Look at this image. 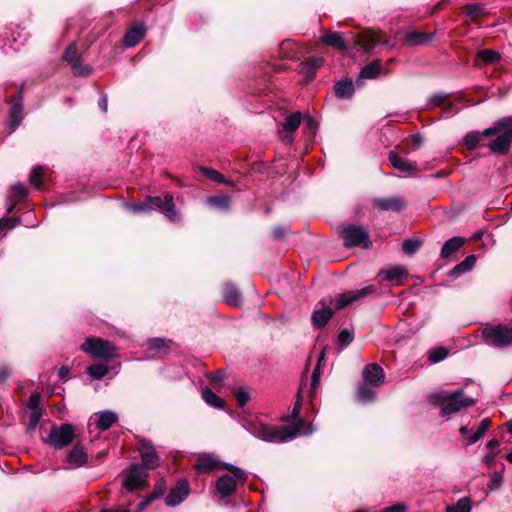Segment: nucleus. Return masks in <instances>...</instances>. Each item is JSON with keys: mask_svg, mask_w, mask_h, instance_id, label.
I'll list each match as a JSON object with an SVG mask.
<instances>
[{"mask_svg": "<svg viewBox=\"0 0 512 512\" xmlns=\"http://www.w3.org/2000/svg\"><path fill=\"white\" fill-rule=\"evenodd\" d=\"M240 422L245 430L265 442L285 443L294 439L297 435L308 436L314 431L311 423L303 428L304 421L301 419L297 421L292 431H288L284 426L266 424L259 416L252 414L243 416Z\"/></svg>", "mask_w": 512, "mask_h": 512, "instance_id": "nucleus-1", "label": "nucleus"}, {"mask_svg": "<svg viewBox=\"0 0 512 512\" xmlns=\"http://www.w3.org/2000/svg\"><path fill=\"white\" fill-rule=\"evenodd\" d=\"M377 289L373 285H366L361 289L349 290L333 301L332 307H324V302H321L323 307L315 309L312 313V324L316 328L324 327L331 319L335 311L341 310L346 306L355 302H363L366 298L376 294Z\"/></svg>", "mask_w": 512, "mask_h": 512, "instance_id": "nucleus-2", "label": "nucleus"}, {"mask_svg": "<svg viewBox=\"0 0 512 512\" xmlns=\"http://www.w3.org/2000/svg\"><path fill=\"white\" fill-rule=\"evenodd\" d=\"M429 401L435 406H441L440 416H448L474 405V400L464 396L463 390L453 392L438 391L429 395Z\"/></svg>", "mask_w": 512, "mask_h": 512, "instance_id": "nucleus-3", "label": "nucleus"}, {"mask_svg": "<svg viewBox=\"0 0 512 512\" xmlns=\"http://www.w3.org/2000/svg\"><path fill=\"white\" fill-rule=\"evenodd\" d=\"M482 336L484 342L490 346L505 348L512 345V327L506 325L485 327Z\"/></svg>", "mask_w": 512, "mask_h": 512, "instance_id": "nucleus-4", "label": "nucleus"}, {"mask_svg": "<svg viewBox=\"0 0 512 512\" xmlns=\"http://www.w3.org/2000/svg\"><path fill=\"white\" fill-rule=\"evenodd\" d=\"M81 351L94 358L112 359L115 357V347L109 341L91 337L87 338L80 346Z\"/></svg>", "mask_w": 512, "mask_h": 512, "instance_id": "nucleus-5", "label": "nucleus"}, {"mask_svg": "<svg viewBox=\"0 0 512 512\" xmlns=\"http://www.w3.org/2000/svg\"><path fill=\"white\" fill-rule=\"evenodd\" d=\"M341 235L346 247L360 246L368 249L372 243L365 228L361 225H347L342 228Z\"/></svg>", "mask_w": 512, "mask_h": 512, "instance_id": "nucleus-6", "label": "nucleus"}, {"mask_svg": "<svg viewBox=\"0 0 512 512\" xmlns=\"http://www.w3.org/2000/svg\"><path fill=\"white\" fill-rule=\"evenodd\" d=\"M74 428L70 424L53 427L48 436V443L56 449L68 446L74 439Z\"/></svg>", "mask_w": 512, "mask_h": 512, "instance_id": "nucleus-7", "label": "nucleus"}, {"mask_svg": "<svg viewBox=\"0 0 512 512\" xmlns=\"http://www.w3.org/2000/svg\"><path fill=\"white\" fill-rule=\"evenodd\" d=\"M147 199L149 210L157 209L161 211L170 221H175L178 218L172 194L165 195L164 199L159 196L148 197Z\"/></svg>", "mask_w": 512, "mask_h": 512, "instance_id": "nucleus-8", "label": "nucleus"}, {"mask_svg": "<svg viewBox=\"0 0 512 512\" xmlns=\"http://www.w3.org/2000/svg\"><path fill=\"white\" fill-rule=\"evenodd\" d=\"M147 477V473L138 464L131 465L124 471L123 488L132 492L140 488Z\"/></svg>", "mask_w": 512, "mask_h": 512, "instance_id": "nucleus-9", "label": "nucleus"}, {"mask_svg": "<svg viewBox=\"0 0 512 512\" xmlns=\"http://www.w3.org/2000/svg\"><path fill=\"white\" fill-rule=\"evenodd\" d=\"M189 492V483L186 480H180L165 497V504L169 507H176L188 497Z\"/></svg>", "mask_w": 512, "mask_h": 512, "instance_id": "nucleus-10", "label": "nucleus"}, {"mask_svg": "<svg viewBox=\"0 0 512 512\" xmlns=\"http://www.w3.org/2000/svg\"><path fill=\"white\" fill-rule=\"evenodd\" d=\"M223 463L214 454L203 453L197 457L194 469L198 474H204L222 468Z\"/></svg>", "mask_w": 512, "mask_h": 512, "instance_id": "nucleus-11", "label": "nucleus"}, {"mask_svg": "<svg viewBox=\"0 0 512 512\" xmlns=\"http://www.w3.org/2000/svg\"><path fill=\"white\" fill-rule=\"evenodd\" d=\"M63 58L67 61L75 71V74L80 76H87L91 73L92 69L89 66H82L80 56L77 52L75 45H69L64 52Z\"/></svg>", "mask_w": 512, "mask_h": 512, "instance_id": "nucleus-12", "label": "nucleus"}, {"mask_svg": "<svg viewBox=\"0 0 512 512\" xmlns=\"http://www.w3.org/2000/svg\"><path fill=\"white\" fill-rule=\"evenodd\" d=\"M373 205L381 211L400 212L405 207L404 200L399 196L376 197L372 200Z\"/></svg>", "mask_w": 512, "mask_h": 512, "instance_id": "nucleus-13", "label": "nucleus"}, {"mask_svg": "<svg viewBox=\"0 0 512 512\" xmlns=\"http://www.w3.org/2000/svg\"><path fill=\"white\" fill-rule=\"evenodd\" d=\"M388 160L394 169L407 175L415 174L417 171V164L415 162H411L408 159L399 156L394 151L389 152Z\"/></svg>", "mask_w": 512, "mask_h": 512, "instance_id": "nucleus-14", "label": "nucleus"}, {"mask_svg": "<svg viewBox=\"0 0 512 512\" xmlns=\"http://www.w3.org/2000/svg\"><path fill=\"white\" fill-rule=\"evenodd\" d=\"M512 142V131L510 129L505 130L496 139L488 143V148L493 153H499L505 155L509 152L510 145Z\"/></svg>", "mask_w": 512, "mask_h": 512, "instance_id": "nucleus-15", "label": "nucleus"}, {"mask_svg": "<svg viewBox=\"0 0 512 512\" xmlns=\"http://www.w3.org/2000/svg\"><path fill=\"white\" fill-rule=\"evenodd\" d=\"M301 119L302 115L300 112L289 115L282 124L283 129L279 131L280 137L291 141V135L298 129Z\"/></svg>", "mask_w": 512, "mask_h": 512, "instance_id": "nucleus-16", "label": "nucleus"}, {"mask_svg": "<svg viewBox=\"0 0 512 512\" xmlns=\"http://www.w3.org/2000/svg\"><path fill=\"white\" fill-rule=\"evenodd\" d=\"M363 377L367 383L379 386L384 382V371L378 364L371 363L365 367Z\"/></svg>", "mask_w": 512, "mask_h": 512, "instance_id": "nucleus-17", "label": "nucleus"}, {"mask_svg": "<svg viewBox=\"0 0 512 512\" xmlns=\"http://www.w3.org/2000/svg\"><path fill=\"white\" fill-rule=\"evenodd\" d=\"M216 489L221 498L229 497L236 490V481L228 474L221 475L216 481Z\"/></svg>", "mask_w": 512, "mask_h": 512, "instance_id": "nucleus-18", "label": "nucleus"}, {"mask_svg": "<svg viewBox=\"0 0 512 512\" xmlns=\"http://www.w3.org/2000/svg\"><path fill=\"white\" fill-rule=\"evenodd\" d=\"M145 35V27L143 24H138L130 28L124 36V45L128 48L134 47L138 44Z\"/></svg>", "mask_w": 512, "mask_h": 512, "instance_id": "nucleus-19", "label": "nucleus"}, {"mask_svg": "<svg viewBox=\"0 0 512 512\" xmlns=\"http://www.w3.org/2000/svg\"><path fill=\"white\" fill-rule=\"evenodd\" d=\"M95 415L97 416L96 427L102 431L109 429L118 420V415L110 410L100 411Z\"/></svg>", "mask_w": 512, "mask_h": 512, "instance_id": "nucleus-20", "label": "nucleus"}, {"mask_svg": "<svg viewBox=\"0 0 512 512\" xmlns=\"http://www.w3.org/2000/svg\"><path fill=\"white\" fill-rule=\"evenodd\" d=\"M465 244V238L460 236H455L448 239L442 246L440 251V256L443 259L450 257L453 253H455L458 249H460Z\"/></svg>", "mask_w": 512, "mask_h": 512, "instance_id": "nucleus-21", "label": "nucleus"}, {"mask_svg": "<svg viewBox=\"0 0 512 512\" xmlns=\"http://www.w3.org/2000/svg\"><path fill=\"white\" fill-rule=\"evenodd\" d=\"M66 461L70 468H78L86 464L87 455L82 447L76 445L67 455Z\"/></svg>", "mask_w": 512, "mask_h": 512, "instance_id": "nucleus-22", "label": "nucleus"}, {"mask_svg": "<svg viewBox=\"0 0 512 512\" xmlns=\"http://www.w3.org/2000/svg\"><path fill=\"white\" fill-rule=\"evenodd\" d=\"M323 59L320 57L310 58L301 63L300 73H302L308 81L312 80L316 74L317 69L322 65Z\"/></svg>", "mask_w": 512, "mask_h": 512, "instance_id": "nucleus-23", "label": "nucleus"}, {"mask_svg": "<svg viewBox=\"0 0 512 512\" xmlns=\"http://www.w3.org/2000/svg\"><path fill=\"white\" fill-rule=\"evenodd\" d=\"M143 464L147 468H155L159 465V459L154 448L148 444H143L140 449Z\"/></svg>", "mask_w": 512, "mask_h": 512, "instance_id": "nucleus-24", "label": "nucleus"}, {"mask_svg": "<svg viewBox=\"0 0 512 512\" xmlns=\"http://www.w3.org/2000/svg\"><path fill=\"white\" fill-rule=\"evenodd\" d=\"M476 257L474 255L467 256L462 262L457 264L453 269L449 271V276L458 278L463 274L472 270L475 266Z\"/></svg>", "mask_w": 512, "mask_h": 512, "instance_id": "nucleus-25", "label": "nucleus"}, {"mask_svg": "<svg viewBox=\"0 0 512 512\" xmlns=\"http://www.w3.org/2000/svg\"><path fill=\"white\" fill-rule=\"evenodd\" d=\"M334 91L338 98L348 99L351 98L354 94V85L349 79L341 80L336 82Z\"/></svg>", "mask_w": 512, "mask_h": 512, "instance_id": "nucleus-26", "label": "nucleus"}, {"mask_svg": "<svg viewBox=\"0 0 512 512\" xmlns=\"http://www.w3.org/2000/svg\"><path fill=\"white\" fill-rule=\"evenodd\" d=\"M381 70L382 67L380 61L375 60L361 69L356 82L358 83L362 79H375L380 74Z\"/></svg>", "mask_w": 512, "mask_h": 512, "instance_id": "nucleus-27", "label": "nucleus"}, {"mask_svg": "<svg viewBox=\"0 0 512 512\" xmlns=\"http://www.w3.org/2000/svg\"><path fill=\"white\" fill-rule=\"evenodd\" d=\"M22 95L20 94L18 96V99L17 101L12 105L10 111H9V119H10V123H11V126H12V129L15 130L16 127H18V125L20 124V122L22 121V111H23V107H22Z\"/></svg>", "mask_w": 512, "mask_h": 512, "instance_id": "nucleus-28", "label": "nucleus"}, {"mask_svg": "<svg viewBox=\"0 0 512 512\" xmlns=\"http://www.w3.org/2000/svg\"><path fill=\"white\" fill-rule=\"evenodd\" d=\"M321 40L326 45L332 46L340 51H345L347 46L342 37V34L338 32H331L321 37Z\"/></svg>", "mask_w": 512, "mask_h": 512, "instance_id": "nucleus-29", "label": "nucleus"}, {"mask_svg": "<svg viewBox=\"0 0 512 512\" xmlns=\"http://www.w3.org/2000/svg\"><path fill=\"white\" fill-rule=\"evenodd\" d=\"M223 298L227 304L238 306L240 304L241 294L236 287L227 283L223 287Z\"/></svg>", "mask_w": 512, "mask_h": 512, "instance_id": "nucleus-30", "label": "nucleus"}, {"mask_svg": "<svg viewBox=\"0 0 512 512\" xmlns=\"http://www.w3.org/2000/svg\"><path fill=\"white\" fill-rule=\"evenodd\" d=\"M207 204L217 210L227 211L231 205V198L228 195L211 196L207 198Z\"/></svg>", "mask_w": 512, "mask_h": 512, "instance_id": "nucleus-31", "label": "nucleus"}, {"mask_svg": "<svg viewBox=\"0 0 512 512\" xmlns=\"http://www.w3.org/2000/svg\"><path fill=\"white\" fill-rule=\"evenodd\" d=\"M377 35L371 31H367L361 34L357 44L365 51L372 50L378 43Z\"/></svg>", "mask_w": 512, "mask_h": 512, "instance_id": "nucleus-32", "label": "nucleus"}, {"mask_svg": "<svg viewBox=\"0 0 512 512\" xmlns=\"http://www.w3.org/2000/svg\"><path fill=\"white\" fill-rule=\"evenodd\" d=\"M489 427H490V419L489 418L483 419L480 422V425L478 426L477 430L473 434L469 435V437L467 438L466 445L469 446V445H472V444H475L476 442H478L488 431Z\"/></svg>", "mask_w": 512, "mask_h": 512, "instance_id": "nucleus-33", "label": "nucleus"}, {"mask_svg": "<svg viewBox=\"0 0 512 512\" xmlns=\"http://www.w3.org/2000/svg\"><path fill=\"white\" fill-rule=\"evenodd\" d=\"M405 275H406V271L401 266H396V267H393V268L387 269V270H381L379 272V276H381L384 281H389V282L398 280L399 278H401Z\"/></svg>", "mask_w": 512, "mask_h": 512, "instance_id": "nucleus-34", "label": "nucleus"}, {"mask_svg": "<svg viewBox=\"0 0 512 512\" xmlns=\"http://www.w3.org/2000/svg\"><path fill=\"white\" fill-rule=\"evenodd\" d=\"M434 33L411 32L406 35V41L412 45H421L432 40Z\"/></svg>", "mask_w": 512, "mask_h": 512, "instance_id": "nucleus-35", "label": "nucleus"}, {"mask_svg": "<svg viewBox=\"0 0 512 512\" xmlns=\"http://www.w3.org/2000/svg\"><path fill=\"white\" fill-rule=\"evenodd\" d=\"M202 397L204 401L211 407L218 409H222L224 407V401L209 388L202 390Z\"/></svg>", "mask_w": 512, "mask_h": 512, "instance_id": "nucleus-36", "label": "nucleus"}, {"mask_svg": "<svg viewBox=\"0 0 512 512\" xmlns=\"http://www.w3.org/2000/svg\"><path fill=\"white\" fill-rule=\"evenodd\" d=\"M87 374L94 379H102L109 372V367L104 363H97L89 366L86 370Z\"/></svg>", "mask_w": 512, "mask_h": 512, "instance_id": "nucleus-37", "label": "nucleus"}, {"mask_svg": "<svg viewBox=\"0 0 512 512\" xmlns=\"http://www.w3.org/2000/svg\"><path fill=\"white\" fill-rule=\"evenodd\" d=\"M482 134L479 131H471L467 133L463 139V143L468 150H474L482 139Z\"/></svg>", "mask_w": 512, "mask_h": 512, "instance_id": "nucleus-38", "label": "nucleus"}, {"mask_svg": "<svg viewBox=\"0 0 512 512\" xmlns=\"http://www.w3.org/2000/svg\"><path fill=\"white\" fill-rule=\"evenodd\" d=\"M203 174L210 179L213 182L221 183V184H227V185H233V182L228 181L225 179V177L218 171L211 169V168H201Z\"/></svg>", "mask_w": 512, "mask_h": 512, "instance_id": "nucleus-39", "label": "nucleus"}, {"mask_svg": "<svg viewBox=\"0 0 512 512\" xmlns=\"http://www.w3.org/2000/svg\"><path fill=\"white\" fill-rule=\"evenodd\" d=\"M448 356V350L443 347H435L429 350L428 359L431 363H438Z\"/></svg>", "mask_w": 512, "mask_h": 512, "instance_id": "nucleus-40", "label": "nucleus"}, {"mask_svg": "<svg viewBox=\"0 0 512 512\" xmlns=\"http://www.w3.org/2000/svg\"><path fill=\"white\" fill-rule=\"evenodd\" d=\"M478 59L485 64H491L500 59V54L490 49H483L477 53Z\"/></svg>", "mask_w": 512, "mask_h": 512, "instance_id": "nucleus-41", "label": "nucleus"}, {"mask_svg": "<svg viewBox=\"0 0 512 512\" xmlns=\"http://www.w3.org/2000/svg\"><path fill=\"white\" fill-rule=\"evenodd\" d=\"M471 504L469 498H461L455 505L448 506L446 512H470Z\"/></svg>", "mask_w": 512, "mask_h": 512, "instance_id": "nucleus-42", "label": "nucleus"}, {"mask_svg": "<svg viewBox=\"0 0 512 512\" xmlns=\"http://www.w3.org/2000/svg\"><path fill=\"white\" fill-rule=\"evenodd\" d=\"M222 468L227 469L233 474V478L235 481L245 482L247 480V474L240 469L239 467L232 465L230 463H223Z\"/></svg>", "mask_w": 512, "mask_h": 512, "instance_id": "nucleus-43", "label": "nucleus"}, {"mask_svg": "<svg viewBox=\"0 0 512 512\" xmlns=\"http://www.w3.org/2000/svg\"><path fill=\"white\" fill-rule=\"evenodd\" d=\"M149 348L154 350L159 356L166 354L167 346L166 342L162 338H154L149 341Z\"/></svg>", "mask_w": 512, "mask_h": 512, "instance_id": "nucleus-44", "label": "nucleus"}, {"mask_svg": "<svg viewBox=\"0 0 512 512\" xmlns=\"http://www.w3.org/2000/svg\"><path fill=\"white\" fill-rule=\"evenodd\" d=\"M43 175V168L41 166H36L32 169L29 180L31 185H33L37 189L42 188L41 177Z\"/></svg>", "mask_w": 512, "mask_h": 512, "instance_id": "nucleus-45", "label": "nucleus"}, {"mask_svg": "<svg viewBox=\"0 0 512 512\" xmlns=\"http://www.w3.org/2000/svg\"><path fill=\"white\" fill-rule=\"evenodd\" d=\"M503 483V473L501 471H495L489 476L488 488L490 490H497Z\"/></svg>", "mask_w": 512, "mask_h": 512, "instance_id": "nucleus-46", "label": "nucleus"}, {"mask_svg": "<svg viewBox=\"0 0 512 512\" xmlns=\"http://www.w3.org/2000/svg\"><path fill=\"white\" fill-rule=\"evenodd\" d=\"M358 397L363 402L372 401L375 397V392L366 384H363L358 388Z\"/></svg>", "mask_w": 512, "mask_h": 512, "instance_id": "nucleus-47", "label": "nucleus"}, {"mask_svg": "<svg viewBox=\"0 0 512 512\" xmlns=\"http://www.w3.org/2000/svg\"><path fill=\"white\" fill-rule=\"evenodd\" d=\"M421 246V242L413 239H406L402 244L403 251L408 255H413Z\"/></svg>", "mask_w": 512, "mask_h": 512, "instance_id": "nucleus-48", "label": "nucleus"}, {"mask_svg": "<svg viewBox=\"0 0 512 512\" xmlns=\"http://www.w3.org/2000/svg\"><path fill=\"white\" fill-rule=\"evenodd\" d=\"M353 331L349 329H343L338 334V343L343 347H347L353 341Z\"/></svg>", "mask_w": 512, "mask_h": 512, "instance_id": "nucleus-49", "label": "nucleus"}, {"mask_svg": "<svg viewBox=\"0 0 512 512\" xmlns=\"http://www.w3.org/2000/svg\"><path fill=\"white\" fill-rule=\"evenodd\" d=\"M507 130L508 129V126L507 125H501L499 123V120H497L493 126L489 127V128H486L484 129L481 134L483 137H491V136H494L496 134H498L501 130Z\"/></svg>", "mask_w": 512, "mask_h": 512, "instance_id": "nucleus-50", "label": "nucleus"}, {"mask_svg": "<svg viewBox=\"0 0 512 512\" xmlns=\"http://www.w3.org/2000/svg\"><path fill=\"white\" fill-rule=\"evenodd\" d=\"M447 97H448V95L446 93L437 92L430 97L427 105L429 108H435V107L441 105Z\"/></svg>", "mask_w": 512, "mask_h": 512, "instance_id": "nucleus-51", "label": "nucleus"}, {"mask_svg": "<svg viewBox=\"0 0 512 512\" xmlns=\"http://www.w3.org/2000/svg\"><path fill=\"white\" fill-rule=\"evenodd\" d=\"M319 381H320V367H319V365H317L314 368L313 373H312L311 384H310V393L311 394L316 393L317 388L319 386Z\"/></svg>", "mask_w": 512, "mask_h": 512, "instance_id": "nucleus-52", "label": "nucleus"}, {"mask_svg": "<svg viewBox=\"0 0 512 512\" xmlns=\"http://www.w3.org/2000/svg\"><path fill=\"white\" fill-rule=\"evenodd\" d=\"M41 415H42V411H30V414H29V422H28V426H27V429L28 430H34L39 421H40V418H41Z\"/></svg>", "mask_w": 512, "mask_h": 512, "instance_id": "nucleus-53", "label": "nucleus"}, {"mask_svg": "<svg viewBox=\"0 0 512 512\" xmlns=\"http://www.w3.org/2000/svg\"><path fill=\"white\" fill-rule=\"evenodd\" d=\"M28 409L30 411H42L40 407V395L38 393H33L30 395L28 400Z\"/></svg>", "mask_w": 512, "mask_h": 512, "instance_id": "nucleus-54", "label": "nucleus"}, {"mask_svg": "<svg viewBox=\"0 0 512 512\" xmlns=\"http://www.w3.org/2000/svg\"><path fill=\"white\" fill-rule=\"evenodd\" d=\"M249 399H250V395L244 389H240L236 393V400H237V403H238L239 407H244L247 404V402L249 401Z\"/></svg>", "mask_w": 512, "mask_h": 512, "instance_id": "nucleus-55", "label": "nucleus"}, {"mask_svg": "<svg viewBox=\"0 0 512 512\" xmlns=\"http://www.w3.org/2000/svg\"><path fill=\"white\" fill-rule=\"evenodd\" d=\"M225 373L222 370L214 371L210 374L209 380L214 386L220 385L224 380Z\"/></svg>", "mask_w": 512, "mask_h": 512, "instance_id": "nucleus-56", "label": "nucleus"}, {"mask_svg": "<svg viewBox=\"0 0 512 512\" xmlns=\"http://www.w3.org/2000/svg\"><path fill=\"white\" fill-rule=\"evenodd\" d=\"M12 191L14 196H16L18 199H22L27 195V190L22 183H16L12 187Z\"/></svg>", "mask_w": 512, "mask_h": 512, "instance_id": "nucleus-57", "label": "nucleus"}, {"mask_svg": "<svg viewBox=\"0 0 512 512\" xmlns=\"http://www.w3.org/2000/svg\"><path fill=\"white\" fill-rule=\"evenodd\" d=\"M153 501H155V500L153 499V497L150 494L145 496L142 499V501L137 505L135 512L144 511Z\"/></svg>", "mask_w": 512, "mask_h": 512, "instance_id": "nucleus-58", "label": "nucleus"}, {"mask_svg": "<svg viewBox=\"0 0 512 512\" xmlns=\"http://www.w3.org/2000/svg\"><path fill=\"white\" fill-rule=\"evenodd\" d=\"M16 224H17V221L13 218H9V219L1 218L0 219V231H2L4 229H12L16 226Z\"/></svg>", "mask_w": 512, "mask_h": 512, "instance_id": "nucleus-59", "label": "nucleus"}, {"mask_svg": "<svg viewBox=\"0 0 512 512\" xmlns=\"http://www.w3.org/2000/svg\"><path fill=\"white\" fill-rule=\"evenodd\" d=\"M497 455V451L495 452H489L482 458V463L485 464L487 467L491 468L495 463V457Z\"/></svg>", "mask_w": 512, "mask_h": 512, "instance_id": "nucleus-60", "label": "nucleus"}, {"mask_svg": "<svg viewBox=\"0 0 512 512\" xmlns=\"http://www.w3.org/2000/svg\"><path fill=\"white\" fill-rule=\"evenodd\" d=\"M165 493V486L162 483L157 484L153 491L150 493V495L153 497L154 500L162 497Z\"/></svg>", "mask_w": 512, "mask_h": 512, "instance_id": "nucleus-61", "label": "nucleus"}, {"mask_svg": "<svg viewBox=\"0 0 512 512\" xmlns=\"http://www.w3.org/2000/svg\"><path fill=\"white\" fill-rule=\"evenodd\" d=\"M408 507L403 503H397L395 505L386 507L383 512H407Z\"/></svg>", "mask_w": 512, "mask_h": 512, "instance_id": "nucleus-62", "label": "nucleus"}, {"mask_svg": "<svg viewBox=\"0 0 512 512\" xmlns=\"http://www.w3.org/2000/svg\"><path fill=\"white\" fill-rule=\"evenodd\" d=\"M289 231L288 227L278 226L273 229V237L275 239H281L284 235H286Z\"/></svg>", "mask_w": 512, "mask_h": 512, "instance_id": "nucleus-63", "label": "nucleus"}, {"mask_svg": "<svg viewBox=\"0 0 512 512\" xmlns=\"http://www.w3.org/2000/svg\"><path fill=\"white\" fill-rule=\"evenodd\" d=\"M11 376V371L6 366L0 367V383H5Z\"/></svg>", "mask_w": 512, "mask_h": 512, "instance_id": "nucleus-64", "label": "nucleus"}]
</instances>
